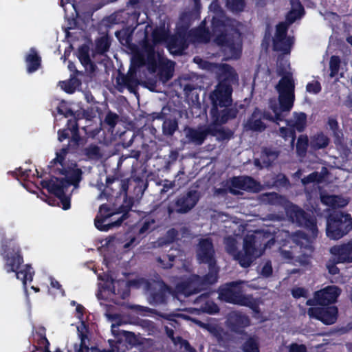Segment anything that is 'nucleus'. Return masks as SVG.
Wrapping results in <instances>:
<instances>
[{
    "instance_id": "obj_37",
    "label": "nucleus",
    "mask_w": 352,
    "mask_h": 352,
    "mask_svg": "<svg viewBox=\"0 0 352 352\" xmlns=\"http://www.w3.org/2000/svg\"><path fill=\"white\" fill-rule=\"evenodd\" d=\"M294 122L292 124L287 123L292 129L298 131L302 132L305 131L307 126V114L304 112L294 113Z\"/></svg>"
},
{
    "instance_id": "obj_9",
    "label": "nucleus",
    "mask_w": 352,
    "mask_h": 352,
    "mask_svg": "<svg viewBox=\"0 0 352 352\" xmlns=\"http://www.w3.org/2000/svg\"><path fill=\"white\" fill-rule=\"evenodd\" d=\"M197 258L199 263L208 264V272L219 278V267L217 264L215 251L211 238L200 239L197 248Z\"/></svg>"
},
{
    "instance_id": "obj_2",
    "label": "nucleus",
    "mask_w": 352,
    "mask_h": 352,
    "mask_svg": "<svg viewBox=\"0 0 352 352\" xmlns=\"http://www.w3.org/2000/svg\"><path fill=\"white\" fill-rule=\"evenodd\" d=\"M0 255L5 262L3 268L6 272H15L16 278L21 280L25 287L27 281L32 280L34 272L32 266L28 264L25 265L23 268L19 270L24 261L19 245L12 239L3 240L0 248Z\"/></svg>"
},
{
    "instance_id": "obj_20",
    "label": "nucleus",
    "mask_w": 352,
    "mask_h": 352,
    "mask_svg": "<svg viewBox=\"0 0 352 352\" xmlns=\"http://www.w3.org/2000/svg\"><path fill=\"white\" fill-rule=\"evenodd\" d=\"M40 184L43 188L47 189L50 193L54 195L60 200L63 210H66L70 208V197L65 195V188L57 186L56 182L52 179L42 180Z\"/></svg>"
},
{
    "instance_id": "obj_8",
    "label": "nucleus",
    "mask_w": 352,
    "mask_h": 352,
    "mask_svg": "<svg viewBox=\"0 0 352 352\" xmlns=\"http://www.w3.org/2000/svg\"><path fill=\"white\" fill-rule=\"evenodd\" d=\"M218 278L211 274L204 276L192 274L188 278L179 282L175 286L176 291L179 294L188 297L204 290L206 287L215 284Z\"/></svg>"
},
{
    "instance_id": "obj_49",
    "label": "nucleus",
    "mask_w": 352,
    "mask_h": 352,
    "mask_svg": "<svg viewBox=\"0 0 352 352\" xmlns=\"http://www.w3.org/2000/svg\"><path fill=\"white\" fill-rule=\"evenodd\" d=\"M111 43L107 36H101L96 41V50L97 53L103 54L109 51Z\"/></svg>"
},
{
    "instance_id": "obj_34",
    "label": "nucleus",
    "mask_w": 352,
    "mask_h": 352,
    "mask_svg": "<svg viewBox=\"0 0 352 352\" xmlns=\"http://www.w3.org/2000/svg\"><path fill=\"white\" fill-rule=\"evenodd\" d=\"M329 143V138L322 131L318 132L311 138V146L315 151L327 148Z\"/></svg>"
},
{
    "instance_id": "obj_3",
    "label": "nucleus",
    "mask_w": 352,
    "mask_h": 352,
    "mask_svg": "<svg viewBox=\"0 0 352 352\" xmlns=\"http://www.w3.org/2000/svg\"><path fill=\"white\" fill-rule=\"evenodd\" d=\"M217 80L218 84L210 96L212 107H223L226 104H232V85L239 80L237 73L231 65L221 64L219 67Z\"/></svg>"
},
{
    "instance_id": "obj_57",
    "label": "nucleus",
    "mask_w": 352,
    "mask_h": 352,
    "mask_svg": "<svg viewBox=\"0 0 352 352\" xmlns=\"http://www.w3.org/2000/svg\"><path fill=\"white\" fill-rule=\"evenodd\" d=\"M138 309L140 311H144L150 313V314H157V315L160 316V317H162V318L168 320H173V317L175 316V315L173 314L157 312L155 309H151V308H149L147 307L139 306Z\"/></svg>"
},
{
    "instance_id": "obj_42",
    "label": "nucleus",
    "mask_w": 352,
    "mask_h": 352,
    "mask_svg": "<svg viewBox=\"0 0 352 352\" xmlns=\"http://www.w3.org/2000/svg\"><path fill=\"white\" fill-rule=\"evenodd\" d=\"M133 30L129 28H122L115 32V36L122 45H129L132 41Z\"/></svg>"
},
{
    "instance_id": "obj_25",
    "label": "nucleus",
    "mask_w": 352,
    "mask_h": 352,
    "mask_svg": "<svg viewBox=\"0 0 352 352\" xmlns=\"http://www.w3.org/2000/svg\"><path fill=\"white\" fill-rule=\"evenodd\" d=\"M77 56L82 65L85 67V72L89 75H92L96 72L97 66L90 58L89 46L85 44L80 46L78 49Z\"/></svg>"
},
{
    "instance_id": "obj_17",
    "label": "nucleus",
    "mask_w": 352,
    "mask_h": 352,
    "mask_svg": "<svg viewBox=\"0 0 352 352\" xmlns=\"http://www.w3.org/2000/svg\"><path fill=\"white\" fill-rule=\"evenodd\" d=\"M54 173L65 175L64 178L54 177L56 185L67 188L70 186H77L82 179V171L80 168H60L54 170Z\"/></svg>"
},
{
    "instance_id": "obj_7",
    "label": "nucleus",
    "mask_w": 352,
    "mask_h": 352,
    "mask_svg": "<svg viewBox=\"0 0 352 352\" xmlns=\"http://www.w3.org/2000/svg\"><path fill=\"white\" fill-rule=\"evenodd\" d=\"M352 230V218L348 213L333 211L327 219V236L333 240H338Z\"/></svg>"
},
{
    "instance_id": "obj_59",
    "label": "nucleus",
    "mask_w": 352,
    "mask_h": 352,
    "mask_svg": "<svg viewBox=\"0 0 352 352\" xmlns=\"http://www.w3.org/2000/svg\"><path fill=\"white\" fill-rule=\"evenodd\" d=\"M289 184V179L283 173L277 174L274 178V185L276 187H286Z\"/></svg>"
},
{
    "instance_id": "obj_43",
    "label": "nucleus",
    "mask_w": 352,
    "mask_h": 352,
    "mask_svg": "<svg viewBox=\"0 0 352 352\" xmlns=\"http://www.w3.org/2000/svg\"><path fill=\"white\" fill-rule=\"evenodd\" d=\"M239 305L248 307L255 314L260 313V307L256 300L252 296L243 295L239 302Z\"/></svg>"
},
{
    "instance_id": "obj_50",
    "label": "nucleus",
    "mask_w": 352,
    "mask_h": 352,
    "mask_svg": "<svg viewBox=\"0 0 352 352\" xmlns=\"http://www.w3.org/2000/svg\"><path fill=\"white\" fill-rule=\"evenodd\" d=\"M341 65V59L340 56L333 55L331 56L329 60V76L331 78H333L338 74Z\"/></svg>"
},
{
    "instance_id": "obj_46",
    "label": "nucleus",
    "mask_w": 352,
    "mask_h": 352,
    "mask_svg": "<svg viewBox=\"0 0 352 352\" xmlns=\"http://www.w3.org/2000/svg\"><path fill=\"white\" fill-rule=\"evenodd\" d=\"M151 36L153 42L156 45L165 41L167 42L168 38V32L162 28H155L152 32Z\"/></svg>"
},
{
    "instance_id": "obj_22",
    "label": "nucleus",
    "mask_w": 352,
    "mask_h": 352,
    "mask_svg": "<svg viewBox=\"0 0 352 352\" xmlns=\"http://www.w3.org/2000/svg\"><path fill=\"white\" fill-rule=\"evenodd\" d=\"M141 46L142 55L140 56L139 59L141 64H144L145 62L144 57H146V60L147 64L149 66L155 67L157 65V60L155 56V50L154 43L151 41L147 34H146L144 38L142 40L140 43Z\"/></svg>"
},
{
    "instance_id": "obj_58",
    "label": "nucleus",
    "mask_w": 352,
    "mask_h": 352,
    "mask_svg": "<svg viewBox=\"0 0 352 352\" xmlns=\"http://www.w3.org/2000/svg\"><path fill=\"white\" fill-rule=\"evenodd\" d=\"M135 137V135L134 133L127 131H124V133H122V135H120V139L122 140V144L123 147H129L132 144Z\"/></svg>"
},
{
    "instance_id": "obj_12",
    "label": "nucleus",
    "mask_w": 352,
    "mask_h": 352,
    "mask_svg": "<svg viewBox=\"0 0 352 352\" xmlns=\"http://www.w3.org/2000/svg\"><path fill=\"white\" fill-rule=\"evenodd\" d=\"M148 301L150 305L157 307L166 305L172 294V288L164 280L155 281L147 285Z\"/></svg>"
},
{
    "instance_id": "obj_18",
    "label": "nucleus",
    "mask_w": 352,
    "mask_h": 352,
    "mask_svg": "<svg viewBox=\"0 0 352 352\" xmlns=\"http://www.w3.org/2000/svg\"><path fill=\"white\" fill-rule=\"evenodd\" d=\"M329 252L331 258L336 259V263H352V239L346 243L333 245Z\"/></svg>"
},
{
    "instance_id": "obj_15",
    "label": "nucleus",
    "mask_w": 352,
    "mask_h": 352,
    "mask_svg": "<svg viewBox=\"0 0 352 352\" xmlns=\"http://www.w3.org/2000/svg\"><path fill=\"white\" fill-rule=\"evenodd\" d=\"M239 110L232 104L225 107H211L210 114L214 126H221L237 117Z\"/></svg>"
},
{
    "instance_id": "obj_24",
    "label": "nucleus",
    "mask_w": 352,
    "mask_h": 352,
    "mask_svg": "<svg viewBox=\"0 0 352 352\" xmlns=\"http://www.w3.org/2000/svg\"><path fill=\"white\" fill-rule=\"evenodd\" d=\"M69 126L71 127V138L69 144L66 146H69L72 152H75L80 146H83L87 142V139L80 135L78 123L75 120H69Z\"/></svg>"
},
{
    "instance_id": "obj_39",
    "label": "nucleus",
    "mask_w": 352,
    "mask_h": 352,
    "mask_svg": "<svg viewBox=\"0 0 352 352\" xmlns=\"http://www.w3.org/2000/svg\"><path fill=\"white\" fill-rule=\"evenodd\" d=\"M61 88L67 94H72L75 92L77 87L81 85V81L77 76H71L67 80L60 82Z\"/></svg>"
},
{
    "instance_id": "obj_14",
    "label": "nucleus",
    "mask_w": 352,
    "mask_h": 352,
    "mask_svg": "<svg viewBox=\"0 0 352 352\" xmlns=\"http://www.w3.org/2000/svg\"><path fill=\"white\" fill-rule=\"evenodd\" d=\"M226 324L231 332L245 337L248 336L245 329L250 326L251 320L247 314L241 311H233L229 314Z\"/></svg>"
},
{
    "instance_id": "obj_38",
    "label": "nucleus",
    "mask_w": 352,
    "mask_h": 352,
    "mask_svg": "<svg viewBox=\"0 0 352 352\" xmlns=\"http://www.w3.org/2000/svg\"><path fill=\"white\" fill-rule=\"evenodd\" d=\"M82 155H85L88 160H99L102 157L100 147L95 144H91L81 151Z\"/></svg>"
},
{
    "instance_id": "obj_26",
    "label": "nucleus",
    "mask_w": 352,
    "mask_h": 352,
    "mask_svg": "<svg viewBox=\"0 0 352 352\" xmlns=\"http://www.w3.org/2000/svg\"><path fill=\"white\" fill-rule=\"evenodd\" d=\"M236 286L237 283L234 281L226 284V286L220 290L221 298L227 302L238 305L243 294L236 289Z\"/></svg>"
},
{
    "instance_id": "obj_4",
    "label": "nucleus",
    "mask_w": 352,
    "mask_h": 352,
    "mask_svg": "<svg viewBox=\"0 0 352 352\" xmlns=\"http://www.w3.org/2000/svg\"><path fill=\"white\" fill-rule=\"evenodd\" d=\"M258 239L257 235H246L243 239V250H239L236 240L232 236H228L225 239L226 251L242 267H249L261 254L257 248Z\"/></svg>"
},
{
    "instance_id": "obj_1",
    "label": "nucleus",
    "mask_w": 352,
    "mask_h": 352,
    "mask_svg": "<svg viewBox=\"0 0 352 352\" xmlns=\"http://www.w3.org/2000/svg\"><path fill=\"white\" fill-rule=\"evenodd\" d=\"M211 33L214 42L222 48L226 60H238L242 54V35L226 19L213 16L211 20Z\"/></svg>"
},
{
    "instance_id": "obj_36",
    "label": "nucleus",
    "mask_w": 352,
    "mask_h": 352,
    "mask_svg": "<svg viewBox=\"0 0 352 352\" xmlns=\"http://www.w3.org/2000/svg\"><path fill=\"white\" fill-rule=\"evenodd\" d=\"M241 349L243 352H260L258 338L256 336H249L243 343Z\"/></svg>"
},
{
    "instance_id": "obj_64",
    "label": "nucleus",
    "mask_w": 352,
    "mask_h": 352,
    "mask_svg": "<svg viewBox=\"0 0 352 352\" xmlns=\"http://www.w3.org/2000/svg\"><path fill=\"white\" fill-rule=\"evenodd\" d=\"M338 198L336 195H322L321 201L322 204L331 206L336 207L337 206V199Z\"/></svg>"
},
{
    "instance_id": "obj_45",
    "label": "nucleus",
    "mask_w": 352,
    "mask_h": 352,
    "mask_svg": "<svg viewBox=\"0 0 352 352\" xmlns=\"http://www.w3.org/2000/svg\"><path fill=\"white\" fill-rule=\"evenodd\" d=\"M208 330L219 342L227 340L229 336L228 333L225 331L223 328L216 325H208Z\"/></svg>"
},
{
    "instance_id": "obj_35",
    "label": "nucleus",
    "mask_w": 352,
    "mask_h": 352,
    "mask_svg": "<svg viewBox=\"0 0 352 352\" xmlns=\"http://www.w3.org/2000/svg\"><path fill=\"white\" fill-rule=\"evenodd\" d=\"M292 6L296 4L298 8H292L286 15V20L289 23H293L298 19L301 18L305 14V10L299 0H292Z\"/></svg>"
},
{
    "instance_id": "obj_55",
    "label": "nucleus",
    "mask_w": 352,
    "mask_h": 352,
    "mask_svg": "<svg viewBox=\"0 0 352 352\" xmlns=\"http://www.w3.org/2000/svg\"><path fill=\"white\" fill-rule=\"evenodd\" d=\"M288 25L285 22H280L276 26V32L274 38H276V40L280 38H285L287 36Z\"/></svg>"
},
{
    "instance_id": "obj_51",
    "label": "nucleus",
    "mask_w": 352,
    "mask_h": 352,
    "mask_svg": "<svg viewBox=\"0 0 352 352\" xmlns=\"http://www.w3.org/2000/svg\"><path fill=\"white\" fill-rule=\"evenodd\" d=\"M279 135L283 138L285 140H287L289 138L291 139V145L294 146L295 140L296 139V133L294 129L290 126L287 128L282 126L279 128Z\"/></svg>"
},
{
    "instance_id": "obj_10",
    "label": "nucleus",
    "mask_w": 352,
    "mask_h": 352,
    "mask_svg": "<svg viewBox=\"0 0 352 352\" xmlns=\"http://www.w3.org/2000/svg\"><path fill=\"white\" fill-rule=\"evenodd\" d=\"M200 199L199 192L196 190H189L180 194L167 206L169 217L176 214H184L191 211Z\"/></svg>"
},
{
    "instance_id": "obj_11",
    "label": "nucleus",
    "mask_w": 352,
    "mask_h": 352,
    "mask_svg": "<svg viewBox=\"0 0 352 352\" xmlns=\"http://www.w3.org/2000/svg\"><path fill=\"white\" fill-rule=\"evenodd\" d=\"M288 216L292 222L298 226L305 228L315 238L318 235L316 219L309 212L296 205H293L287 211Z\"/></svg>"
},
{
    "instance_id": "obj_31",
    "label": "nucleus",
    "mask_w": 352,
    "mask_h": 352,
    "mask_svg": "<svg viewBox=\"0 0 352 352\" xmlns=\"http://www.w3.org/2000/svg\"><path fill=\"white\" fill-rule=\"evenodd\" d=\"M200 302H203L199 307V310L202 312L214 314L219 311L218 305L212 300H209L208 295L201 294L195 300V303H199Z\"/></svg>"
},
{
    "instance_id": "obj_28",
    "label": "nucleus",
    "mask_w": 352,
    "mask_h": 352,
    "mask_svg": "<svg viewBox=\"0 0 352 352\" xmlns=\"http://www.w3.org/2000/svg\"><path fill=\"white\" fill-rule=\"evenodd\" d=\"M326 125L332 132L334 144L336 146H342L344 142V138L343 131L340 128L337 117L336 116H329L327 118Z\"/></svg>"
},
{
    "instance_id": "obj_16",
    "label": "nucleus",
    "mask_w": 352,
    "mask_h": 352,
    "mask_svg": "<svg viewBox=\"0 0 352 352\" xmlns=\"http://www.w3.org/2000/svg\"><path fill=\"white\" fill-rule=\"evenodd\" d=\"M189 25L179 30L175 34L171 35L167 39V47L171 54L181 56L188 47V38L187 30Z\"/></svg>"
},
{
    "instance_id": "obj_53",
    "label": "nucleus",
    "mask_w": 352,
    "mask_h": 352,
    "mask_svg": "<svg viewBox=\"0 0 352 352\" xmlns=\"http://www.w3.org/2000/svg\"><path fill=\"white\" fill-rule=\"evenodd\" d=\"M243 177H233L230 180L231 187L229 188V192L234 195L239 194V191L234 188L243 190Z\"/></svg>"
},
{
    "instance_id": "obj_63",
    "label": "nucleus",
    "mask_w": 352,
    "mask_h": 352,
    "mask_svg": "<svg viewBox=\"0 0 352 352\" xmlns=\"http://www.w3.org/2000/svg\"><path fill=\"white\" fill-rule=\"evenodd\" d=\"M69 126V120H67L65 128L59 129L58 131V140L59 142H63L65 140L69 138L72 129Z\"/></svg>"
},
{
    "instance_id": "obj_13",
    "label": "nucleus",
    "mask_w": 352,
    "mask_h": 352,
    "mask_svg": "<svg viewBox=\"0 0 352 352\" xmlns=\"http://www.w3.org/2000/svg\"><path fill=\"white\" fill-rule=\"evenodd\" d=\"M307 313L310 318L319 320L325 325L336 323L338 318V308L336 305L309 307Z\"/></svg>"
},
{
    "instance_id": "obj_60",
    "label": "nucleus",
    "mask_w": 352,
    "mask_h": 352,
    "mask_svg": "<svg viewBox=\"0 0 352 352\" xmlns=\"http://www.w3.org/2000/svg\"><path fill=\"white\" fill-rule=\"evenodd\" d=\"M322 175L319 173L318 172L314 171L309 175H308L307 177L302 179V183L304 184H307L310 183L314 182H321L322 180Z\"/></svg>"
},
{
    "instance_id": "obj_27",
    "label": "nucleus",
    "mask_w": 352,
    "mask_h": 352,
    "mask_svg": "<svg viewBox=\"0 0 352 352\" xmlns=\"http://www.w3.org/2000/svg\"><path fill=\"white\" fill-rule=\"evenodd\" d=\"M245 128L247 130L256 132H262L265 130L266 124L262 121L259 108L256 107L254 109L245 124Z\"/></svg>"
},
{
    "instance_id": "obj_29",
    "label": "nucleus",
    "mask_w": 352,
    "mask_h": 352,
    "mask_svg": "<svg viewBox=\"0 0 352 352\" xmlns=\"http://www.w3.org/2000/svg\"><path fill=\"white\" fill-rule=\"evenodd\" d=\"M292 241L304 254L307 252L311 253L314 251L311 241L308 235L302 231L296 232L292 236Z\"/></svg>"
},
{
    "instance_id": "obj_48",
    "label": "nucleus",
    "mask_w": 352,
    "mask_h": 352,
    "mask_svg": "<svg viewBox=\"0 0 352 352\" xmlns=\"http://www.w3.org/2000/svg\"><path fill=\"white\" fill-rule=\"evenodd\" d=\"M243 190L249 192H257L259 190L260 184L254 178L250 176L243 177Z\"/></svg>"
},
{
    "instance_id": "obj_44",
    "label": "nucleus",
    "mask_w": 352,
    "mask_h": 352,
    "mask_svg": "<svg viewBox=\"0 0 352 352\" xmlns=\"http://www.w3.org/2000/svg\"><path fill=\"white\" fill-rule=\"evenodd\" d=\"M226 8L233 13H239L244 10L246 6L245 0H226Z\"/></svg>"
},
{
    "instance_id": "obj_19",
    "label": "nucleus",
    "mask_w": 352,
    "mask_h": 352,
    "mask_svg": "<svg viewBox=\"0 0 352 352\" xmlns=\"http://www.w3.org/2000/svg\"><path fill=\"white\" fill-rule=\"evenodd\" d=\"M116 82V89L119 92H123L124 89L126 88L131 93H137V87L139 82L135 71H131L130 69L126 74L119 72Z\"/></svg>"
},
{
    "instance_id": "obj_32",
    "label": "nucleus",
    "mask_w": 352,
    "mask_h": 352,
    "mask_svg": "<svg viewBox=\"0 0 352 352\" xmlns=\"http://www.w3.org/2000/svg\"><path fill=\"white\" fill-rule=\"evenodd\" d=\"M186 138L190 142L196 145H202L206 139L204 127L200 126L197 129L192 127L188 128L186 131Z\"/></svg>"
},
{
    "instance_id": "obj_21",
    "label": "nucleus",
    "mask_w": 352,
    "mask_h": 352,
    "mask_svg": "<svg viewBox=\"0 0 352 352\" xmlns=\"http://www.w3.org/2000/svg\"><path fill=\"white\" fill-rule=\"evenodd\" d=\"M187 33L189 41L193 43H208L212 37V33L206 26V20L202 21L197 28L191 29Z\"/></svg>"
},
{
    "instance_id": "obj_47",
    "label": "nucleus",
    "mask_w": 352,
    "mask_h": 352,
    "mask_svg": "<svg viewBox=\"0 0 352 352\" xmlns=\"http://www.w3.org/2000/svg\"><path fill=\"white\" fill-rule=\"evenodd\" d=\"M309 146L308 137L306 135H300L296 143V153L299 156H304L307 151Z\"/></svg>"
},
{
    "instance_id": "obj_62",
    "label": "nucleus",
    "mask_w": 352,
    "mask_h": 352,
    "mask_svg": "<svg viewBox=\"0 0 352 352\" xmlns=\"http://www.w3.org/2000/svg\"><path fill=\"white\" fill-rule=\"evenodd\" d=\"M322 87L320 82L318 80L316 81H311L310 82H308L306 86V90L307 92L317 94L321 91Z\"/></svg>"
},
{
    "instance_id": "obj_40",
    "label": "nucleus",
    "mask_w": 352,
    "mask_h": 352,
    "mask_svg": "<svg viewBox=\"0 0 352 352\" xmlns=\"http://www.w3.org/2000/svg\"><path fill=\"white\" fill-rule=\"evenodd\" d=\"M178 129V122L175 118H166L162 124V131L166 136H172Z\"/></svg>"
},
{
    "instance_id": "obj_56",
    "label": "nucleus",
    "mask_w": 352,
    "mask_h": 352,
    "mask_svg": "<svg viewBox=\"0 0 352 352\" xmlns=\"http://www.w3.org/2000/svg\"><path fill=\"white\" fill-rule=\"evenodd\" d=\"M119 120V116L117 113L109 111L106 114L104 118V123L109 126L110 129H114Z\"/></svg>"
},
{
    "instance_id": "obj_33",
    "label": "nucleus",
    "mask_w": 352,
    "mask_h": 352,
    "mask_svg": "<svg viewBox=\"0 0 352 352\" xmlns=\"http://www.w3.org/2000/svg\"><path fill=\"white\" fill-rule=\"evenodd\" d=\"M294 41L292 37H285L276 40L274 38L272 41V48L275 52H280L283 54H290Z\"/></svg>"
},
{
    "instance_id": "obj_5",
    "label": "nucleus",
    "mask_w": 352,
    "mask_h": 352,
    "mask_svg": "<svg viewBox=\"0 0 352 352\" xmlns=\"http://www.w3.org/2000/svg\"><path fill=\"white\" fill-rule=\"evenodd\" d=\"M133 206V199H130L129 200H127L126 198L124 200L123 204L120 206L116 212L117 214H122V216L118 220L105 224L104 222L106 220L111 217L115 212L111 211V208L107 204H102L100 206L98 212L94 219L96 228L100 231L107 232L114 227L120 226L123 221L129 218V212L131 211Z\"/></svg>"
},
{
    "instance_id": "obj_41",
    "label": "nucleus",
    "mask_w": 352,
    "mask_h": 352,
    "mask_svg": "<svg viewBox=\"0 0 352 352\" xmlns=\"http://www.w3.org/2000/svg\"><path fill=\"white\" fill-rule=\"evenodd\" d=\"M176 256L172 254H164L156 258L158 265L164 270H169L173 267Z\"/></svg>"
},
{
    "instance_id": "obj_6",
    "label": "nucleus",
    "mask_w": 352,
    "mask_h": 352,
    "mask_svg": "<svg viewBox=\"0 0 352 352\" xmlns=\"http://www.w3.org/2000/svg\"><path fill=\"white\" fill-rule=\"evenodd\" d=\"M278 74L281 78L276 86L278 93L279 108L283 111H289L295 100V82L292 73L286 72L284 67L278 68Z\"/></svg>"
},
{
    "instance_id": "obj_23",
    "label": "nucleus",
    "mask_w": 352,
    "mask_h": 352,
    "mask_svg": "<svg viewBox=\"0 0 352 352\" xmlns=\"http://www.w3.org/2000/svg\"><path fill=\"white\" fill-rule=\"evenodd\" d=\"M340 292V289L336 285L327 286L322 289L316 291V295L318 296L319 305L327 306L335 303Z\"/></svg>"
},
{
    "instance_id": "obj_30",
    "label": "nucleus",
    "mask_w": 352,
    "mask_h": 352,
    "mask_svg": "<svg viewBox=\"0 0 352 352\" xmlns=\"http://www.w3.org/2000/svg\"><path fill=\"white\" fill-rule=\"evenodd\" d=\"M41 57L35 47H31L25 56L27 72L32 74L37 71L41 66Z\"/></svg>"
},
{
    "instance_id": "obj_52",
    "label": "nucleus",
    "mask_w": 352,
    "mask_h": 352,
    "mask_svg": "<svg viewBox=\"0 0 352 352\" xmlns=\"http://www.w3.org/2000/svg\"><path fill=\"white\" fill-rule=\"evenodd\" d=\"M38 338L37 340V345H33L32 352L36 351H42L43 348H50V342L45 336V333H38Z\"/></svg>"
},
{
    "instance_id": "obj_54",
    "label": "nucleus",
    "mask_w": 352,
    "mask_h": 352,
    "mask_svg": "<svg viewBox=\"0 0 352 352\" xmlns=\"http://www.w3.org/2000/svg\"><path fill=\"white\" fill-rule=\"evenodd\" d=\"M78 336L80 339V344L78 348V344L74 345V349L76 352H88L89 350V346L86 344V340L88 339L87 335L80 331L78 327Z\"/></svg>"
},
{
    "instance_id": "obj_61",
    "label": "nucleus",
    "mask_w": 352,
    "mask_h": 352,
    "mask_svg": "<svg viewBox=\"0 0 352 352\" xmlns=\"http://www.w3.org/2000/svg\"><path fill=\"white\" fill-rule=\"evenodd\" d=\"M234 132L229 129H225L223 128L219 129V134L217 138L219 141L229 140L233 138Z\"/></svg>"
}]
</instances>
